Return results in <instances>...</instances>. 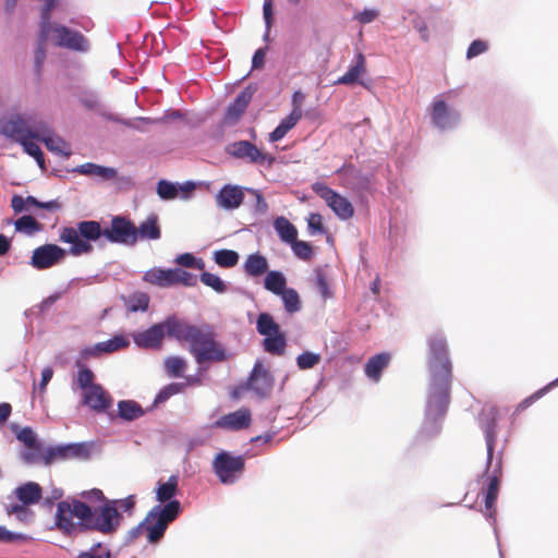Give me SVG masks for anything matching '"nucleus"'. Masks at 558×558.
<instances>
[{
    "instance_id": "nucleus-62",
    "label": "nucleus",
    "mask_w": 558,
    "mask_h": 558,
    "mask_svg": "<svg viewBox=\"0 0 558 558\" xmlns=\"http://www.w3.org/2000/svg\"><path fill=\"white\" fill-rule=\"evenodd\" d=\"M29 537L26 534L13 532L8 530L5 526L0 525V542L4 544H12L16 542H23Z\"/></svg>"
},
{
    "instance_id": "nucleus-29",
    "label": "nucleus",
    "mask_w": 558,
    "mask_h": 558,
    "mask_svg": "<svg viewBox=\"0 0 558 558\" xmlns=\"http://www.w3.org/2000/svg\"><path fill=\"white\" fill-rule=\"evenodd\" d=\"M213 339L214 332L209 325H205L203 327L195 326L194 331L187 341L190 343V352L194 359H196V352L210 344Z\"/></svg>"
},
{
    "instance_id": "nucleus-50",
    "label": "nucleus",
    "mask_w": 558,
    "mask_h": 558,
    "mask_svg": "<svg viewBox=\"0 0 558 558\" xmlns=\"http://www.w3.org/2000/svg\"><path fill=\"white\" fill-rule=\"evenodd\" d=\"M38 205L39 201L33 195L23 197L22 195L15 194L11 198V207L15 214H21L25 210H28L29 207L38 208Z\"/></svg>"
},
{
    "instance_id": "nucleus-11",
    "label": "nucleus",
    "mask_w": 558,
    "mask_h": 558,
    "mask_svg": "<svg viewBox=\"0 0 558 558\" xmlns=\"http://www.w3.org/2000/svg\"><path fill=\"white\" fill-rule=\"evenodd\" d=\"M498 409L494 405L485 407L478 415V424L484 433L487 450V471L492 466L497 439Z\"/></svg>"
},
{
    "instance_id": "nucleus-7",
    "label": "nucleus",
    "mask_w": 558,
    "mask_h": 558,
    "mask_svg": "<svg viewBox=\"0 0 558 558\" xmlns=\"http://www.w3.org/2000/svg\"><path fill=\"white\" fill-rule=\"evenodd\" d=\"M502 470V458L501 453L498 454L496 461L492 462L490 469L487 471V466L485 468L484 475L487 476L488 483L485 493V508L488 511L485 515L486 519L490 522L492 525H496V510L494 509L495 502L498 497L500 477ZM494 532L496 537L498 538L497 527L494 526Z\"/></svg>"
},
{
    "instance_id": "nucleus-38",
    "label": "nucleus",
    "mask_w": 558,
    "mask_h": 558,
    "mask_svg": "<svg viewBox=\"0 0 558 558\" xmlns=\"http://www.w3.org/2000/svg\"><path fill=\"white\" fill-rule=\"evenodd\" d=\"M46 146V148L63 158H69L71 156V148L70 145L59 135H57L54 132L50 134V136L43 137V142Z\"/></svg>"
},
{
    "instance_id": "nucleus-64",
    "label": "nucleus",
    "mask_w": 558,
    "mask_h": 558,
    "mask_svg": "<svg viewBox=\"0 0 558 558\" xmlns=\"http://www.w3.org/2000/svg\"><path fill=\"white\" fill-rule=\"evenodd\" d=\"M33 141L34 138L31 137H21L19 138V144L23 147L24 151L28 156L33 157L34 159H38V157L40 158L43 150L39 147V145L34 143Z\"/></svg>"
},
{
    "instance_id": "nucleus-13",
    "label": "nucleus",
    "mask_w": 558,
    "mask_h": 558,
    "mask_svg": "<svg viewBox=\"0 0 558 558\" xmlns=\"http://www.w3.org/2000/svg\"><path fill=\"white\" fill-rule=\"evenodd\" d=\"M66 252L57 244L47 243L33 251L29 265L37 270H44L58 265L64 259Z\"/></svg>"
},
{
    "instance_id": "nucleus-4",
    "label": "nucleus",
    "mask_w": 558,
    "mask_h": 558,
    "mask_svg": "<svg viewBox=\"0 0 558 558\" xmlns=\"http://www.w3.org/2000/svg\"><path fill=\"white\" fill-rule=\"evenodd\" d=\"M81 227L83 238H87V240H100L104 238L105 241L111 244L128 247L134 246V222L126 216H113L110 225L105 228L96 220H82Z\"/></svg>"
},
{
    "instance_id": "nucleus-40",
    "label": "nucleus",
    "mask_w": 558,
    "mask_h": 558,
    "mask_svg": "<svg viewBox=\"0 0 558 558\" xmlns=\"http://www.w3.org/2000/svg\"><path fill=\"white\" fill-rule=\"evenodd\" d=\"M157 517H151L150 511H148L142 522H140L136 526L128 531V533L124 536V544L129 545L132 542H134L142 534L143 530L146 531L147 541L149 542V529L155 523Z\"/></svg>"
},
{
    "instance_id": "nucleus-32",
    "label": "nucleus",
    "mask_w": 558,
    "mask_h": 558,
    "mask_svg": "<svg viewBox=\"0 0 558 558\" xmlns=\"http://www.w3.org/2000/svg\"><path fill=\"white\" fill-rule=\"evenodd\" d=\"M389 361L390 354L386 352L378 353L369 357V360L365 364L366 376L373 379L374 381H378L381 376L383 369L388 366Z\"/></svg>"
},
{
    "instance_id": "nucleus-14",
    "label": "nucleus",
    "mask_w": 558,
    "mask_h": 558,
    "mask_svg": "<svg viewBox=\"0 0 558 558\" xmlns=\"http://www.w3.org/2000/svg\"><path fill=\"white\" fill-rule=\"evenodd\" d=\"M258 89L257 83H250L235 98L234 100L227 107L222 123L227 126L235 125L243 113L245 112L247 106L250 105L254 94Z\"/></svg>"
},
{
    "instance_id": "nucleus-8",
    "label": "nucleus",
    "mask_w": 558,
    "mask_h": 558,
    "mask_svg": "<svg viewBox=\"0 0 558 558\" xmlns=\"http://www.w3.org/2000/svg\"><path fill=\"white\" fill-rule=\"evenodd\" d=\"M51 40L56 47L71 51L87 53L90 50V43L80 31L62 24H54L51 28Z\"/></svg>"
},
{
    "instance_id": "nucleus-27",
    "label": "nucleus",
    "mask_w": 558,
    "mask_h": 558,
    "mask_svg": "<svg viewBox=\"0 0 558 558\" xmlns=\"http://www.w3.org/2000/svg\"><path fill=\"white\" fill-rule=\"evenodd\" d=\"M146 411L135 400L125 399L117 403V415L123 422H133L144 416Z\"/></svg>"
},
{
    "instance_id": "nucleus-42",
    "label": "nucleus",
    "mask_w": 558,
    "mask_h": 558,
    "mask_svg": "<svg viewBox=\"0 0 558 558\" xmlns=\"http://www.w3.org/2000/svg\"><path fill=\"white\" fill-rule=\"evenodd\" d=\"M57 4V0H45V4L41 7L38 32H41L43 37H45V33H51V28L54 27V24L51 23V12Z\"/></svg>"
},
{
    "instance_id": "nucleus-33",
    "label": "nucleus",
    "mask_w": 558,
    "mask_h": 558,
    "mask_svg": "<svg viewBox=\"0 0 558 558\" xmlns=\"http://www.w3.org/2000/svg\"><path fill=\"white\" fill-rule=\"evenodd\" d=\"M265 352L280 356L284 353L287 347V339L284 333L280 330L277 332L265 336L262 342Z\"/></svg>"
},
{
    "instance_id": "nucleus-19",
    "label": "nucleus",
    "mask_w": 558,
    "mask_h": 558,
    "mask_svg": "<svg viewBox=\"0 0 558 558\" xmlns=\"http://www.w3.org/2000/svg\"><path fill=\"white\" fill-rule=\"evenodd\" d=\"M161 325L165 330V337L168 336L169 338H173L180 342H187L196 326L179 319L175 315L167 316L161 322Z\"/></svg>"
},
{
    "instance_id": "nucleus-56",
    "label": "nucleus",
    "mask_w": 558,
    "mask_h": 558,
    "mask_svg": "<svg viewBox=\"0 0 558 558\" xmlns=\"http://www.w3.org/2000/svg\"><path fill=\"white\" fill-rule=\"evenodd\" d=\"M322 360L319 353L304 351L296 356V365L300 369H311L315 367Z\"/></svg>"
},
{
    "instance_id": "nucleus-18",
    "label": "nucleus",
    "mask_w": 558,
    "mask_h": 558,
    "mask_svg": "<svg viewBox=\"0 0 558 558\" xmlns=\"http://www.w3.org/2000/svg\"><path fill=\"white\" fill-rule=\"evenodd\" d=\"M246 189L236 184H225L215 196L217 206L225 210L239 208L244 202Z\"/></svg>"
},
{
    "instance_id": "nucleus-58",
    "label": "nucleus",
    "mask_w": 558,
    "mask_h": 558,
    "mask_svg": "<svg viewBox=\"0 0 558 558\" xmlns=\"http://www.w3.org/2000/svg\"><path fill=\"white\" fill-rule=\"evenodd\" d=\"M99 240H87V238H78L73 245H71L69 253L73 256H81L83 254H89L94 247L92 242H98Z\"/></svg>"
},
{
    "instance_id": "nucleus-30",
    "label": "nucleus",
    "mask_w": 558,
    "mask_h": 558,
    "mask_svg": "<svg viewBox=\"0 0 558 558\" xmlns=\"http://www.w3.org/2000/svg\"><path fill=\"white\" fill-rule=\"evenodd\" d=\"M365 71H366L365 57L362 52H359L355 56V63L351 64L349 66L348 71L342 76H340L335 82V84H338V85H352L355 83L363 84L361 81H359V77Z\"/></svg>"
},
{
    "instance_id": "nucleus-51",
    "label": "nucleus",
    "mask_w": 558,
    "mask_h": 558,
    "mask_svg": "<svg viewBox=\"0 0 558 558\" xmlns=\"http://www.w3.org/2000/svg\"><path fill=\"white\" fill-rule=\"evenodd\" d=\"M76 366L78 367L76 383L81 389L87 391L92 389V386L98 385L94 383L95 375L89 367L82 365L78 361L76 362Z\"/></svg>"
},
{
    "instance_id": "nucleus-10",
    "label": "nucleus",
    "mask_w": 558,
    "mask_h": 558,
    "mask_svg": "<svg viewBox=\"0 0 558 558\" xmlns=\"http://www.w3.org/2000/svg\"><path fill=\"white\" fill-rule=\"evenodd\" d=\"M312 189L322 199L326 202L327 206L339 219L347 220L353 216L354 208L352 204L328 185L316 182L313 184Z\"/></svg>"
},
{
    "instance_id": "nucleus-22",
    "label": "nucleus",
    "mask_w": 558,
    "mask_h": 558,
    "mask_svg": "<svg viewBox=\"0 0 558 558\" xmlns=\"http://www.w3.org/2000/svg\"><path fill=\"white\" fill-rule=\"evenodd\" d=\"M82 402L93 411L101 413L111 407L112 398L101 385H97L84 392Z\"/></svg>"
},
{
    "instance_id": "nucleus-15",
    "label": "nucleus",
    "mask_w": 558,
    "mask_h": 558,
    "mask_svg": "<svg viewBox=\"0 0 558 558\" xmlns=\"http://www.w3.org/2000/svg\"><path fill=\"white\" fill-rule=\"evenodd\" d=\"M275 383L272 374L263 363L257 360L251 371L247 379V386L256 396L265 399L270 396Z\"/></svg>"
},
{
    "instance_id": "nucleus-54",
    "label": "nucleus",
    "mask_w": 558,
    "mask_h": 558,
    "mask_svg": "<svg viewBox=\"0 0 558 558\" xmlns=\"http://www.w3.org/2000/svg\"><path fill=\"white\" fill-rule=\"evenodd\" d=\"M76 558H112L111 549L101 542L93 544L87 550L81 551Z\"/></svg>"
},
{
    "instance_id": "nucleus-53",
    "label": "nucleus",
    "mask_w": 558,
    "mask_h": 558,
    "mask_svg": "<svg viewBox=\"0 0 558 558\" xmlns=\"http://www.w3.org/2000/svg\"><path fill=\"white\" fill-rule=\"evenodd\" d=\"M199 280L217 293L222 294L228 290L227 283L218 275L203 271L199 276Z\"/></svg>"
},
{
    "instance_id": "nucleus-57",
    "label": "nucleus",
    "mask_w": 558,
    "mask_h": 558,
    "mask_svg": "<svg viewBox=\"0 0 558 558\" xmlns=\"http://www.w3.org/2000/svg\"><path fill=\"white\" fill-rule=\"evenodd\" d=\"M293 254L303 260H307L313 255L312 246L308 242L298 240V238L289 244Z\"/></svg>"
},
{
    "instance_id": "nucleus-2",
    "label": "nucleus",
    "mask_w": 558,
    "mask_h": 558,
    "mask_svg": "<svg viewBox=\"0 0 558 558\" xmlns=\"http://www.w3.org/2000/svg\"><path fill=\"white\" fill-rule=\"evenodd\" d=\"M426 342L429 384L420 435L432 438L440 433L450 404L452 362L447 338L442 331L432 332Z\"/></svg>"
},
{
    "instance_id": "nucleus-37",
    "label": "nucleus",
    "mask_w": 558,
    "mask_h": 558,
    "mask_svg": "<svg viewBox=\"0 0 558 558\" xmlns=\"http://www.w3.org/2000/svg\"><path fill=\"white\" fill-rule=\"evenodd\" d=\"M98 447L95 441H81L66 444L69 459L87 460Z\"/></svg>"
},
{
    "instance_id": "nucleus-63",
    "label": "nucleus",
    "mask_w": 558,
    "mask_h": 558,
    "mask_svg": "<svg viewBox=\"0 0 558 558\" xmlns=\"http://www.w3.org/2000/svg\"><path fill=\"white\" fill-rule=\"evenodd\" d=\"M246 192L252 193L255 197V204H254V208H253L254 215H257V216L266 215L268 211V204H267L265 197L263 196L262 192L258 190L251 189V187L246 189Z\"/></svg>"
},
{
    "instance_id": "nucleus-23",
    "label": "nucleus",
    "mask_w": 558,
    "mask_h": 558,
    "mask_svg": "<svg viewBox=\"0 0 558 558\" xmlns=\"http://www.w3.org/2000/svg\"><path fill=\"white\" fill-rule=\"evenodd\" d=\"M134 245L140 240H159L161 238V229L158 216L151 214L138 227L134 225Z\"/></svg>"
},
{
    "instance_id": "nucleus-48",
    "label": "nucleus",
    "mask_w": 558,
    "mask_h": 558,
    "mask_svg": "<svg viewBox=\"0 0 558 558\" xmlns=\"http://www.w3.org/2000/svg\"><path fill=\"white\" fill-rule=\"evenodd\" d=\"M69 460L66 444L49 446L44 452V464L50 465L56 461Z\"/></svg>"
},
{
    "instance_id": "nucleus-46",
    "label": "nucleus",
    "mask_w": 558,
    "mask_h": 558,
    "mask_svg": "<svg viewBox=\"0 0 558 558\" xmlns=\"http://www.w3.org/2000/svg\"><path fill=\"white\" fill-rule=\"evenodd\" d=\"M165 369L168 376L172 378L183 377L184 371L186 368V361L182 356H168L163 362Z\"/></svg>"
},
{
    "instance_id": "nucleus-41",
    "label": "nucleus",
    "mask_w": 558,
    "mask_h": 558,
    "mask_svg": "<svg viewBox=\"0 0 558 558\" xmlns=\"http://www.w3.org/2000/svg\"><path fill=\"white\" fill-rule=\"evenodd\" d=\"M15 231L33 235L43 230V225L31 215H23L14 221Z\"/></svg>"
},
{
    "instance_id": "nucleus-35",
    "label": "nucleus",
    "mask_w": 558,
    "mask_h": 558,
    "mask_svg": "<svg viewBox=\"0 0 558 558\" xmlns=\"http://www.w3.org/2000/svg\"><path fill=\"white\" fill-rule=\"evenodd\" d=\"M264 288L275 295L282 293L288 288L284 274L280 270H268L264 278Z\"/></svg>"
},
{
    "instance_id": "nucleus-52",
    "label": "nucleus",
    "mask_w": 558,
    "mask_h": 558,
    "mask_svg": "<svg viewBox=\"0 0 558 558\" xmlns=\"http://www.w3.org/2000/svg\"><path fill=\"white\" fill-rule=\"evenodd\" d=\"M184 388L185 384L181 383H170L166 385L155 396L154 405H158L166 402L170 397L182 392Z\"/></svg>"
},
{
    "instance_id": "nucleus-16",
    "label": "nucleus",
    "mask_w": 558,
    "mask_h": 558,
    "mask_svg": "<svg viewBox=\"0 0 558 558\" xmlns=\"http://www.w3.org/2000/svg\"><path fill=\"white\" fill-rule=\"evenodd\" d=\"M226 153L235 159L247 160L251 163L271 162L272 157L263 154L255 144L246 140L236 141L226 146Z\"/></svg>"
},
{
    "instance_id": "nucleus-25",
    "label": "nucleus",
    "mask_w": 558,
    "mask_h": 558,
    "mask_svg": "<svg viewBox=\"0 0 558 558\" xmlns=\"http://www.w3.org/2000/svg\"><path fill=\"white\" fill-rule=\"evenodd\" d=\"M302 118L300 107L295 106L293 110L282 119L272 132L269 133V141L275 143L282 140L287 133L292 130Z\"/></svg>"
},
{
    "instance_id": "nucleus-39",
    "label": "nucleus",
    "mask_w": 558,
    "mask_h": 558,
    "mask_svg": "<svg viewBox=\"0 0 558 558\" xmlns=\"http://www.w3.org/2000/svg\"><path fill=\"white\" fill-rule=\"evenodd\" d=\"M278 296L281 298L284 311L292 315L301 311L302 302L299 292L294 288H287Z\"/></svg>"
},
{
    "instance_id": "nucleus-49",
    "label": "nucleus",
    "mask_w": 558,
    "mask_h": 558,
    "mask_svg": "<svg viewBox=\"0 0 558 558\" xmlns=\"http://www.w3.org/2000/svg\"><path fill=\"white\" fill-rule=\"evenodd\" d=\"M178 187V182L174 183L165 179H160L157 182L156 192L162 201H171L179 196Z\"/></svg>"
},
{
    "instance_id": "nucleus-34",
    "label": "nucleus",
    "mask_w": 558,
    "mask_h": 558,
    "mask_svg": "<svg viewBox=\"0 0 558 558\" xmlns=\"http://www.w3.org/2000/svg\"><path fill=\"white\" fill-rule=\"evenodd\" d=\"M272 226L279 239L287 244L298 238V229L284 216L275 218Z\"/></svg>"
},
{
    "instance_id": "nucleus-59",
    "label": "nucleus",
    "mask_w": 558,
    "mask_h": 558,
    "mask_svg": "<svg viewBox=\"0 0 558 558\" xmlns=\"http://www.w3.org/2000/svg\"><path fill=\"white\" fill-rule=\"evenodd\" d=\"M81 221L76 223V228L63 227L60 232V241L73 245L78 238H83Z\"/></svg>"
},
{
    "instance_id": "nucleus-12",
    "label": "nucleus",
    "mask_w": 558,
    "mask_h": 558,
    "mask_svg": "<svg viewBox=\"0 0 558 558\" xmlns=\"http://www.w3.org/2000/svg\"><path fill=\"white\" fill-rule=\"evenodd\" d=\"M432 124L439 131H449L458 126L460 113L442 99H435L430 110Z\"/></svg>"
},
{
    "instance_id": "nucleus-28",
    "label": "nucleus",
    "mask_w": 558,
    "mask_h": 558,
    "mask_svg": "<svg viewBox=\"0 0 558 558\" xmlns=\"http://www.w3.org/2000/svg\"><path fill=\"white\" fill-rule=\"evenodd\" d=\"M227 359L228 354L226 349L214 338L210 344L196 352L195 361L198 364H203L205 362H223Z\"/></svg>"
},
{
    "instance_id": "nucleus-1",
    "label": "nucleus",
    "mask_w": 558,
    "mask_h": 558,
    "mask_svg": "<svg viewBox=\"0 0 558 558\" xmlns=\"http://www.w3.org/2000/svg\"><path fill=\"white\" fill-rule=\"evenodd\" d=\"M136 504L135 495L121 499H108L102 505L92 506L78 498L57 504L54 526L65 536L100 533L116 534L123 521L122 511L131 514Z\"/></svg>"
},
{
    "instance_id": "nucleus-17",
    "label": "nucleus",
    "mask_w": 558,
    "mask_h": 558,
    "mask_svg": "<svg viewBox=\"0 0 558 558\" xmlns=\"http://www.w3.org/2000/svg\"><path fill=\"white\" fill-rule=\"evenodd\" d=\"M131 337L138 349L160 350L163 344L165 330L160 322L151 325L147 329L133 332Z\"/></svg>"
},
{
    "instance_id": "nucleus-47",
    "label": "nucleus",
    "mask_w": 558,
    "mask_h": 558,
    "mask_svg": "<svg viewBox=\"0 0 558 558\" xmlns=\"http://www.w3.org/2000/svg\"><path fill=\"white\" fill-rule=\"evenodd\" d=\"M44 452L45 449L39 441L34 446L26 447L24 450H22L20 452V458L27 465H33L39 462L44 463Z\"/></svg>"
},
{
    "instance_id": "nucleus-36",
    "label": "nucleus",
    "mask_w": 558,
    "mask_h": 558,
    "mask_svg": "<svg viewBox=\"0 0 558 558\" xmlns=\"http://www.w3.org/2000/svg\"><path fill=\"white\" fill-rule=\"evenodd\" d=\"M51 33H45L43 37L41 32H38L37 44L34 51V72L38 78L41 76L43 66L47 56L46 45L50 39Z\"/></svg>"
},
{
    "instance_id": "nucleus-60",
    "label": "nucleus",
    "mask_w": 558,
    "mask_h": 558,
    "mask_svg": "<svg viewBox=\"0 0 558 558\" xmlns=\"http://www.w3.org/2000/svg\"><path fill=\"white\" fill-rule=\"evenodd\" d=\"M51 133H53V130L47 122L38 121L34 123L33 129L29 128L28 137L43 142V137L50 136Z\"/></svg>"
},
{
    "instance_id": "nucleus-6",
    "label": "nucleus",
    "mask_w": 558,
    "mask_h": 558,
    "mask_svg": "<svg viewBox=\"0 0 558 558\" xmlns=\"http://www.w3.org/2000/svg\"><path fill=\"white\" fill-rule=\"evenodd\" d=\"M13 495L20 504L5 506V511L9 515L15 514L19 520L23 521L28 512L27 507L36 505L41 500L43 488L36 482H26L19 485L13 490Z\"/></svg>"
},
{
    "instance_id": "nucleus-44",
    "label": "nucleus",
    "mask_w": 558,
    "mask_h": 558,
    "mask_svg": "<svg viewBox=\"0 0 558 558\" xmlns=\"http://www.w3.org/2000/svg\"><path fill=\"white\" fill-rule=\"evenodd\" d=\"M256 330L260 336H269L270 333L280 330L279 324H277L267 312L259 313L256 319Z\"/></svg>"
},
{
    "instance_id": "nucleus-9",
    "label": "nucleus",
    "mask_w": 558,
    "mask_h": 558,
    "mask_svg": "<svg viewBox=\"0 0 558 558\" xmlns=\"http://www.w3.org/2000/svg\"><path fill=\"white\" fill-rule=\"evenodd\" d=\"M337 174L341 178L342 186L354 192L361 198L371 193L373 189V175L353 165H343L337 170Z\"/></svg>"
},
{
    "instance_id": "nucleus-5",
    "label": "nucleus",
    "mask_w": 558,
    "mask_h": 558,
    "mask_svg": "<svg viewBox=\"0 0 558 558\" xmlns=\"http://www.w3.org/2000/svg\"><path fill=\"white\" fill-rule=\"evenodd\" d=\"M245 470L243 456H233L231 452L221 450L213 460V471L223 485L234 484Z\"/></svg>"
},
{
    "instance_id": "nucleus-31",
    "label": "nucleus",
    "mask_w": 558,
    "mask_h": 558,
    "mask_svg": "<svg viewBox=\"0 0 558 558\" xmlns=\"http://www.w3.org/2000/svg\"><path fill=\"white\" fill-rule=\"evenodd\" d=\"M268 268L267 258L259 252L250 254L243 264V270L252 278L260 277L268 271Z\"/></svg>"
},
{
    "instance_id": "nucleus-55",
    "label": "nucleus",
    "mask_w": 558,
    "mask_h": 558,
    "mask_svg": "<svg viewBox=\"0 0 558 558\" xmlns=\"http://www.w3.org/2000/svg\"><path fill=\"white\" fill-rule=\"evenodd\" d=\"M100 343L104 353H112L114 351L125 349L130 345L129 339L122 333L114 335L110 339L102 341Z\"/></svg>"
},
{
    "instance_id": "nucleus-24",
    "label": "nucleus",
    "mask_w": 558,
    "mask_h": 558,
    "mask_svg": "<svg viewBox=\"0 0 558 558\" xmlns=\"http://www.w3.org/2000/svg\"><path fill=\"white\" fill-rule=\"evenodd\" d=\"M100 116L105 118L108 121L122 124L126 128L133 129L135 131L145 133L147 132L146 125L158 123L159 119H153L148 117H137L134 119H125L121 118L120 116L109 112V111H101Z\"/></svg>"
},
{
    "instance_id": "nucleus-45",
    "label": "nucleus",
    "mask_w": 558,
    "mask_h": 558,
    "mask_svg": "<svg viewBox=\"0 0 558 558\" xmlns=\"http://www.w3.org/2000/svg\"><path fill=\"white\" fill-rule=\"evenodd\" d=\"M149 295L146 292H134L125 301L128 310L132 313L146 312L149 306Z\"/></svg>"
},
{
    "instance_id": "nucleus-43",
    "label": "nucleus",
    "mask_w": 558,
    "mask_h": 558,
    "mask_svg": "<svg viewBox=\"0 0 558 558\" xmlns=\"http://www.w3.org/2000/svg\"><path fill=\"white\" fill-rule=\"evenodd\" d=\"M213 259L219 267L232 268L239 263L240 255L236 251L220 248L214 252Z\"/></svg>"
},
{
    "instance_id": "nucleus-26",
    "label": "nucleus",
    "mask_w": 558,
    "mask_h": 558,
    "mask_svg": "<svg viewBox=\"0 0 558 558\" xmlns=\"http://www.w3.org/2000/svg\"><path fill=\"white\" fill-rule=\"evenodd\" d=\"M74 172L88 177H97L101 181L113 180L118 172L112 167L101 166L94 162H85L73 169Z\"/></svg>"
},
{
    "instance_id": "nucleus-20",
    "label": "nucleus",
    "mask_w": 558,
    "mask_h": 558,
    "mask_svg": "<svg viewBox=\"0 0 558 558\" xmlns=\"http://www.w3.org/2000/svg\"><path fill=\"white\" fill-rule=\"evenodd\" d=\"M29 128L25 119L13 113L0 122V134L19 143V138L28 137Z\"/></svg>"
},
{
    "instance_id": "nucleus-21",
    "label": "nucleus",
    "mask_w": 558,
    "mask_h": 558,
    "mask_svg": "<svg viewBox=\"0 0 558 558\" xmlns=\"http://www.w3.org/2000/svg\"><path fill=\"white\" fill-rule=\"evenodd\" d=\"M252 415L248 409H239L234 412L220 416L213 426L229 430H241L250 426Z\"/></svg>"
},
{
    "instance_id": "nucleus-61",
    "label": "nucleus",
    "mask_w": 558,
    "mask_h": 558,
    "mask_svg": "<svg viewBox=\"0 0 558 558\" xmlns=\"http://www.w3.org/2000/svg\"><path fill=\"white\" fill-rule=\"evenodd\" d=\"M379 16V10L376 8H365L362 11L355 12L352 20L362 25L374 22Z\"/></svg>"
},
{
    "instance_id": "nucleus-3",
    "label": "nucleus",
    "mask_w": 558,
    "mask_h": 558,
    "mask_svg": "<svg viewBox=\"0 0 558 558\" xmlns=\"http://www.w3.org/2000/svg\"><path fill=\"white\" fill-rule=\"evenodd\" d=\"M179 494V475L172 474L167 481L159 480L156 484L155 495L158 501L149 511L157 517L150 526L149 543H158L165 535L169 524L174 522L182 513V504L177 496Z\"/></svg>"
}]
</instances>
